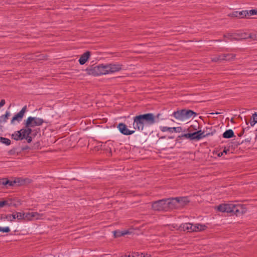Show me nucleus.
I'll list each match as a JSON object with an SVG mask.
<instances>
[{
  "instance_id": "nucleus-1",
  "label": "nucleus",
  "mask_w": 257,
  "mask_h": 257,
  "mask_svg": "<svg viewBox=\"0 0 257 257\" xmlns=\"http://www.w3.org/2000/svg\"><path fill=\"white\" fill-rule=\"evenodd\" d=\"M134 128H144L156 123H160L162 120L167 119L163 117L162 113H146L137 115L134 117Z\"/></svg>"
},
{
  "instance_id": "nucleus-2",
  "label": "nucleus",
  "mask_w": 257,
  "mask_h": 257,
  "mask_svg": "<svg viewBox=\"0 0 257 257\" xmlns=\"http://www.w3.org/2000/svg\"><path fill=\"white\" fill-rule=\"evenodd\" d=\"M217 210L222 212L234 213L239 215L244 212V207L241 204L233 203L222 204L217 206Z\"/></svg>"
},
{
  "instance_id": "nucleus-3",
  "label": "nucleus",
  "mask_w": 257,
  "mask_h": 257,
  "mask_svg": "<svg viewBox=\"0 0 257 257\" xmlns=\"http://www.w3.org/2000/svg\"><path fill=\"white\" fill-rule=\"evenodd\" d=\"M37 133L36 130H19L15 132L12 136L16 141L25 139L30 143L36 136Z\"/></svg>"
},
{
  "instance_id": "nucleus-4",
  "label": "nucleus",
  "mask_w": 257,
  "mask_h": 257,
  "mask_svg": "<svg viewBox=\"0 0 257 257\" xmlns=\"http://www.w3.org/2000/svg\"><path fill=\"white\" fill-rule=\"evenodd\" d=\"M197 115L198 114L196 112L191 109L186 108L180 109L178 108L176 111L173 112L171 115L177 120L185 121Z\"/></svg>"
},
{
  "instance_id": "nucleus-5",
  "label": "nucleus",
  "mask_w": 257,
  "mask_h": 257,
  "mask_svg": "<svg viewBox=\"0 0 257 257\" xmlns=\"http://www.w3.org/2000/svg\"><path fill=\"white\" fill-rule=\"evenodd\" d=\"M152 208L157 211H167L173 207L172 198H165L154 202L152 205Z\"/></svg>"
},
{
  "instance_id": "nucleus-6",
  "label": "nucleus",
  "mask_w": 257,
  "mask_h": 257,
  "mask_svg": "<svg viewBox=\"0 0 257 257\" xmlns=\"http://www.w3.org/2000/svg\"><path fill=\"white\" fill-rule=\"evenodd\" d=\"M44 122H46L43 119L33 116H29L24 121L23 124L24 127L23 128H31L36 126L41 125Z\"/></svg>"
},
{
  "instance_id": "nucleus-7",
  "label": "nucleus",
  "mask_w": 257,
  "mask_h": 257,
  "mask_svg": "<svg viewBox=\"0 0 257 257\" xmlns=\"http://www.w3.org/2000/svg\"><path fill=\"white\" fill-rule=\"evenodd\" d=\"M86 70L88 73L93 76H99L107 74V70L106 65L99 64L95 66H91L90 68H87Z\"/></svg>"
},
{
  "instance_id": "nucleus-8",
  "label": "nucleus",
  "mask_w": 257,
  "mask_h": 257,
  "mask_svg": "<svg viewBox=\"0 0 257 257\" xmlns=\"http://www.w3.org/2000/svg\"><path fill=\"white\" fill-rule=\"evenodd\" d=\"M208 133L205 134L204 131L202 132L201 130H199L194 133L185 134L182 135V137L190 140L199 141L208 136Z\"/></svg>"
},
{
  "instance_id": "nucleus-9",
  "label": "nucleus",
  "mask_w": 257,
  "mask_h": 257,
  "mask_svg": "<svg viewBox=\"0 0 257 257\" xmlns=\"http://www.w3.org/2000/svg\"><path fill=\"white\" fill-rule=\"evenodd\" d=\"M27 111V106L25 105L23 107L22 109L17 113L15 114L14 116L12 117L11 123L12 124H14L15 121H17L18 122H20L22 120L25 114Z\"/></svg>"
},
{
  "instance_id": "nucleus-10",
  "label": "nucleus",
  "mask_w": 257,
  "mask_h": 257,
  "mask_svg": "<svg viewBox=\"0 0 257 257\" xmlns=\"http://www.w3.org/2000/svg\"><path fill=\"white\" fill-rule=\"evenodd\" d=\"M2 186H13L15 184H17L18 185L22 184V180L21 178H16L14 180H9L7 178H4L1 179Z\"/></svg>"
},
{
  "instance_id": "nucleus-11",
  "label": "nucleus",
  "mask_w": 257,
  "mask_h": 257,
  "mask_svg": "<svg viewBox=\"0 0 257 257\" xmlns=\"http://www.w3.org/2000/svg\"><path fill=\"white\" fill-rule=\"evenodd\" d=\"M107 74L113 73L116 72H118L122 70V64H109L106 65Z\"/></svg>"
},
{
  "instance_id": "nucleus-12",
  "label": "nucleus",
  "mask_w": 257,
  "mask_h": 257,
  "mask_svg": "<svg viewBox=\"0 0 257 257\" xmlns=\"http://www.w3.org/2000/svg\"><path fill=\"white\" fill-rule=\"evenodd\" d=\"M248 15V11L243 10L240 12L234 11L228 15V16L231 18H237L239 19H243L246 18V16Z\"/></svg>"
},
{
  "instance_id": "nucleus-13",
  "label": "nucleus",
  "mask_w": 257,
  "mask_h": 257,
  "mask_svg": "<svg viewBox=\"0 0 257 257\" xmlns=\"http://www.w3.org/2000/svg\"><path fill=\"white\" fill-rule=\"evenodd\" d=\"M171 198L173 207L177 206L178 204L182 206L185 205L189 202V200L186 197H176Z\"/></svg>"
},
{
  "instance_id": "nucleus-14",
  "label": "nucleus",
  "mask_w": 257,
  "mask_h": 257,
  "mask_svg": "<svg viewBox=\"0 0 257 257\" xmlns=\"http://www.w3.org/2000/svg\"><path fill=\"white\" fill-rule=\"evenodd\" d=\"M91 56V52L89 51H86L82 55H81L78 60L79 63L80 65H84L89 60Z\"/></svg>"
},
{
  "instance_id": "nucleus-15",
  "label": "nucleus",
  "mask_w": 257,
  "mask_h": 257,
  "mask_svg": "<svg viewBox=\"0 0 257 257\" xmlns=\"http://www.w3.org/2000/svg\"><path fill=\"white\" fill-rule=\"evenodd\" d=\"M39 217V213L36 212H24V219L27 220H31L34 218L38 219Z\"/></svg>"
},
{
  "instance_id": "nucleus-16",
  "label": "nucleus",
  "mask_w": 257,
  "mask_h": 257,
  "mask_svg": "<svg viewBox=\"0 0 257 257\" xmlns=\"http://www.w3.org/2000/svg\"><path fill=\"white\" fill-rule=\"evenodd\" d=\"M234 35L235 36V37H233L232 39L238 41L242 39H247L248 33L242 32H238L237 33H234Z\"/></svg>"
},
{
  "instance_id": "nucleus-17",
  "label": "nucleus",
  "mask_w": 257,
  "mask_h": 257,
  "mask_svg": "<svg viewBox=\"0 0 257 257\" xmlns=\"http://www.w3.org/2000/svg\"><path fill=\"white\" fill-rule=\"evenodd\" d=\"M193 224L190 223H183L181 224L179 226V229L180 230L192 231Z\"/></svg>"
},
{
  "instance_id": "nucleus-18",
  "label": "nucleus",
  "mask_w": 257,
  "mask_h": 257,
  "mask_svg": "<svg viewBox=\"0 0 257 257\" xmlns=\"http://www.w3.org/2000/svg\"><path fill=\"white\" fill-rule=\"evenodd\" d=\"M206 228V226L202 224L196 223L195 224H193L192 227V231H200L204 230Z\"/></svg>"
},
{
  "instance_id": "nucleus-19",
  "label": "nucleus",
  "mask_w": 257,
  "mask_h": 257,
  "mask_svg": "<svg viewBox=\"0 0 257 257\" xmlns=\"http://www.w3.org/2000/svg\"><path fill=\"white\" fill-rule=\"evenodd\" d=\"M204 122L203 119H201V121L197 120H194L192 122V124H190V126L188 128H201V123Z\"/></svg>"
},
{
  "instance_id": "nucleus-20",
  "label": "nucleus",
  "mask_w": 257,
  "mask_h": 257,
  "mask_svg": "<svg viewBox=\"0 0 257 257\" xmlns=\"http://www.w3.org/2000/svg\"><path fill=\"white\" fill-rule=\"evenodd\" d=\"M10 116V112L7 111L5 114H3L0 116V127H2V124L4 123L8 120L9 116Z\"/></svg>"
},
{
  "instance_id": "nucleus-21",
  "label": "nucleus",
  "mask_w": 257,
  "mask_h": 257,
  "mask_svg": "<svg viewBox=\"0 0 257 257\" xmlns=\"http://www.w3.org/2000/svg\"><path fill=\"white\" fill-rule=\"evenodd\" d=\"M222 136L224 138H231L234 136V133L232 130H227L223 134Z\"/></svg>"
},
{
  "instance_id": "nucleus-22",
  "label": "nucleus",
  "mask_w": 257,
  "mask_h": 257,
  "mask_svg": "<svg viewBox=\"0 0 257 257\" xmlns=\"http://www.w3.org/2000/svg\"><path fill=\"white\" fill-rule=\"evenodd\" d=\"M249 122L251 126H253L256 123H257V112H254L252 114V115L249 120Z\"/></svg>"
},
{
  "instance_id": "nucleus-23",
  "label": "nucleus",
  "mask_w": 257,
  "mask_h": 257,
  "mask_svg": "<svg viewBox=\"0 0 257 257\" xmlns=\"http://www.w3.org/2000/svg\"><path fill=\"white\" fill-rule=\"evenodd\" d=\"M222 55L225 56L223 57V60L225 61H229L235 58V55L232 54H223Z\"/></svg>"
},
{
  "instance_id": "nucleus-24",
  "label": "nucleus",
  "mask_w": 257,
  "mask_h": 257,
  "mask_svg": "<svg viewBox=\"0 0 257 257\" xmlns=\"http://www.w3.org/2000/svg\"><path fill=\"white\" fill-rule=\"evenodd\" d=\"M225 57L222 54L217 55L212 59V61L214 62H218L224 60L223 57Z\"/></svg>"
},
{
  "instance_id": "nucleus-25",
  "label": "nucleus",
  "mask_w": 257,
  "mask_h": 257,
  "mask_svg": "<svg viewBox=\"0 0 257 257\" xmlns=\"http://www.w3.org/2000/svg\"><path fill=\"white\" fill-rule=\"evenodd\" d=\"M11 140L8 138L0 137V143L6 146H9L11 144Z\"/></svg>"
},
{
  "instance_id": "nucleus-26",
  "label": "nucleus",
  "mask_w": 257,
  "mask_h": 257,
  "mask_svg": "<svg viewBox=\"0 0 257 257\" xmlns=\"http://www.w3.org/2000/svg\"><path fill=\"white\" fill-rule=\"evenodd\" d=\"M119 132L123 135H130L135 133V131L130 130H119Z\"/></svg>"
},
{
  "instance_id": "nucleus-27",
  "label": "nucleus",
  "mask_w": 257,
  "mask_h": 257,
  "mask_svg": "<svg viewBox=\"0 0 257 257\" xmlns=\"http://www.w3.org/2000/svg\"><path fill=\"white\" fill-rule=\"evenodd\" d=\"M247 39H250L251 40H257V32L248 34Z\"/></svg>"
},
{
  "instance_id": "nucleus-28",
  "label": "nucleus",
  "mask_w": 257,
  "mask_h": 257,
  "mask_svg": "<svg viewBox=\"0 0 257 257\" xmlns=\"http://www.w3.org/2000/svg\"><path fill=\"white\" fill-rule=\"evenodd\" d=\"M16 215L15 214H8L6 215V219L11 222H13L14 221L15 219H16Z\"/></svg>"
},
{
  "instance_id": "nucleus-29",
  "label": "nucleus",
  "mask_w": 257,
  "mask_h": 257,
  "mask_svg": "<svg viewBox=\"0 0 257 257\" xmlns=\"http://www.w3.org/2000/svg\"><path fill=\"white\" fill-rule=\"evenodd\" d=\"M15 215L16 218L18 220L24 219V212H17Z\"/></svg>"
},
{
  "instance_id": "nucleus-30",
  "label": "nucleus",
  "mask_w": 257,
  "mask_h": 257,
  "mask_svg": "<svg viewBox=\"0 0 257 257\" xmlns=\"http://www.w3.org/2000/svg\"><path fill=\"white\" fill-rule=\"evenodd\" d=\"M223 37L232 41L234 40V39H232V38L233 37H235V36L234 35V33H228L227 34L224 35Z\"/></svg>"
},
{
  "instance_id": "nucleus-31",
  "label": "nucleus",
  "mask_w": 257,
  "mask_h": 257,
  "mask_svg": "<svg viewBox=\"0 0 257 257\" xmlns=\"http://www.w3.org/2000/svg\"><path fill=\"white\" fill-rule=\"evenodd\" d=\"M10 228L8 226L5 227H0V232H9L10 231Z\"/></svg>"
},
{
  "instance_id": "nucleus-32",
  "label": "nucleus",
  "mask_w": 257,
  "mask_h": 257,
  "mask_svg": "<svg viewBox=\"0 0 257 257\" xmlns=\"http://www.w3.org/2000/svg\"><path fill=\"white\" fill-rule=\"evenodd\" d=\"M249 16L257 15V9H252L248 11Z\"/></svg>"
},
{
  "instance_id": "nucleus-33",
  "label": "nucleus",
  "mask_w": 257,
  "mask_h": 257,
  "mask_svg": "<svg viewBox=\"0 0 257 257\" xmlns=\"http://www.w3.org/2000/svg\"><path fill=\"white\" fill-rule=\"evenodd\" d=\"M117 128H127V126L125 123L120 122L117 125Z\"/></svg>"
},
{
  "instance_id": "nucleus-34",
  "label": "nucleus",
  "mask_w": 257,
  "mask_h": 257,
  "mask_svg": "<svg viewBox=\"0 0 257 257\" xmlns=\"http://www.w3.org/2000/svg\"><path fill=\"white\" fill-rule=\"evenodd\" d=\"M121 231H113V234L115 237H120L121 236Z\"/></svg>"
},
{
  "instance_id": "nucleus-35",
  "label": "nucleus",
  "mask_w": 257,
  "mask_h": 257,
  "mask_svg": "<svg viewBox=\"0 0 257 257\" xmlns=\"http://www.w3.org/2000/svg\"><path fill=\"white\" fill-rule=\"evenodd\" d=\"M160 128H181V127L178 126V127H169V126H160Z\"/></svg>"
},
{
  "instance_id": "nucleus-36",
  "label": "nucleus",
  "mask_w": 257,
  "mask_h": 257,
  "mask_svg": "<svg viewBox=\"0 0 257 257\" xmlns=\"http://www.w3.org/2000/svg\"><path fill=\"white\" fill-rule=\"evenodd\" d=\"M138 257H150V255L144 253H141L138 254Z\"/></svg>"
},
{
  "instance_id": "nucleus-37",
  "label": "nucleus",
  "mask_w": 257,
  "mask_h": 257,
  "mask_svg": "<svg viewBox=\"0 0 257 257\" xmlns=\"http://www.w3.org/2000/svg\"><path fill=\"white\" fill-rule=\"evenodd\" d=\"M35 56L39 58L40 59H45V58L46 57V55H44L43 54H42V55H36Z\"/></svg>"
},
{
  "instance_id": "nucleus-38",
  "label": "nucleus",
  "mask_w": 257,
  "mask_h": 257,
  "mask_svg": "<svg viewBox=\"0 0 257 257\" xmlns=\"http://www.w3.org/2000/svg\"><path fill=\"white\" fill-rule=\"evenodd\" d=\"M7 204V201H0V208L3 207Z\"/></svg>"
},
{
  "instance_id": "nucleus-39",
  "label": "nucleus",
  "mask_w": 257,
  "mask_h": 257,
  "mask_svg": "<svg viewBox=\"0 0 257 257\" xmlns=\"http://www.w3.org/2000/svg\"><path fill=\"white\" fill-rule=\"evenodd\" d=\"M6 103V101L5 99H1L0 101V108L3 107Z\"/></svg>"
},
{
  "instance_id": "nucleus-40",
  "label": "nucleus",
  "mask_w": 257,
  "mask_h": 257,
  "mask_svg": "<svg viewBox=\"0 0 257 257\" xmlns=\"http://www.w3.org/2000/svg\"><path fill=\"white\" fill-rule=\"evenodd\" d=\"M130 233V232L128 231V230H124V231H121V235L122 236H123L124 235H126V234H128Z\"/></svg>"
},
{
  "instance_id": "nucleus-41",
  "label": "nucleus",
  "mask_w": 257,
  "mask_h": 257,
  "mask_svg": "<svg viewBox=\"0 0 257 257\" xmlns=\"http://www.w3.org/2000/svg\"><path fill=\"white\" fill-rule=\"evenodd\" d=\"M228 152H229V149H227L225 148L224 149V150L223 151V152H222V153H223V154H227Z\"/></svg>"
},
{
  "instance_id": "nucleus-42",
  "label": "nucleus",
  "mask_w": 257,
  "mask_h": 257,
  "mask_svg": "<svg viewBox=\"0 0 257 257\" xmlns=\"http://www.w3.org/2000/svg\"><path fill=\"white\" fill-rule=\"evenodd\" d=\"M223 153L222 152H220L218 154V157H221L222 156H223Z\"/></svg>"
},
{
  "instance_id": "nucleus-43",
  "label": "nucleus",
  "mask_w": 257,
  "mask_h": 257,
  "mask_svg": "<svg viewBox=\"0 0 257 257\" xmlns=\"http://www.w3.org/2000/svg\"><path fill=\"white\" fill-rule=\"evenodd\" d=\"M163 132H166V131H169V132H171V131L172 130H168V129H166V130H161Z\"/></svg>"
},
{
  "instance_id": "nucleus-44",
  "label": "nucleus",
  "mask_w": 257,
  "mask_h": 257,
  "mask_svg": "<svg viewBox=\"0 0 257 257\" xmlns=\"http://www.w3.org/2000/svg\"><path fill=\"white\" fill-rule=\"evenodd\" d=\"M121 257H135V256L133 255H125V256H121Z\"/></svg>"
},
{
  "instance_id": "nucleus-45",
  "label": "nucleus",
  "mask_w": 257,
  "mask_h": 257,
  "mask_svg": "<svg viewBox=\"0 0 257 257\" xmlns=\"http://www.w3.org/2000/svg\"><path fill=\"white\" fill-rule=\"evenodd\" d=\"M171 227H173L174 228H175L177 227V225H172Z\"/></svg>"
},
{
  "instance_id": "nucleus-46",
  "label": "nucleus",
  "mask_w": 257,
  "mask_h": 257,
  "mask_svg": "<svg viewBox=\"0 0 257 257\" xmlns=\"http://www.w3.org/2000/svg\"><path fill=\"white\" fill-rule=\"evenodd\" d=\"M32 56L31 57H29V59H34V58H33V56L32 55H31Z\"/></svg>"
},
{
  "instance_id": "nucleus-47",
  "label": "nucleus",
  "mask_w": 257,
  "mask_h": 257,
  "mask_svg": "<svg viewBox=\"0 0 257 257\" xmlns=\"http://www.w3.org/2000/svg\"><path fill=\"white\" fill-rule=\"evenodd\" d=\"M108 127H109L108 126H107V125L103 126L104 128H108Z\"/></svg>"
},
{
  "instance_id": "nucleus-48",
  "label": "nucleus",
  "mask_w": 257,
  "mask_h": 257,
  "mask_svg": "<svg viewBox=\"0 0 257 257\" xmlns=\"http://www.w3.org/2000/svg\"><path fill=\"white\" fill-rule=\"evenodd\" d=\"M205 128H206V129H208V128H212V126H211V127L206 126V127H205Z\"/></svg>"
},
{
  "instance_id": "nucleus-49",
  "label": "nucleus",
  "mask_w": 257,
  "mask_h": 257,
  "mask_svg": "<svg viewBox=\"0 0 257 257\" xmlns=\"http://www.w3.org/2000/svg\"><path fill=\"white\" fill-rule=\"evenodd\" d=\"M231 122H232V123H233V122H234V120H233V118H232L231 119Z\"/></svg>"
},
{
  "instance_id": "nucleus-50",
  "label": "nucleus",
  "mask_w": 257,
  "mask_h": 257,
  "mask_svg": "<svg viewBox=\"0 0 257 257\" xmlns=\"http://www.w3.org/2000/svg\"><path fill=\"white\" fill-rule=\"evenodd\" d=\"M175 132H179V131H178L177 130L174 129L173 130Z\"/></svg>"
},
{
  "instance_id": "nucleus-51",
  "label": "nucleus",
  "mask_w": 257,
  "mask_h": 257,
  "mask_svg": "<svg viewBox=\"0 0 257 257\" xmlns=\"http://www.w3.org/2000/svg\"><path fill=\"white\" fill-rule=\"evenodd\" d=\"M0 186H2V184H1V179L0 178Z\"/></svg>"
},
{
  "instance_id": "nucleus-52",
  "label": "nucleus",
  "mask_w": 257,
  "mask_h": 257,
  "mask_svg": "<svg viewBox=\"0 0 257 257\" xmlns=\"http://www.w3.org/2000/svg\"><path fill=\"white\" fill-rule=\"evenodd\" d=\"M86 128V129L89 128V127H87Z\"/></svg>"
}]
</instances>
